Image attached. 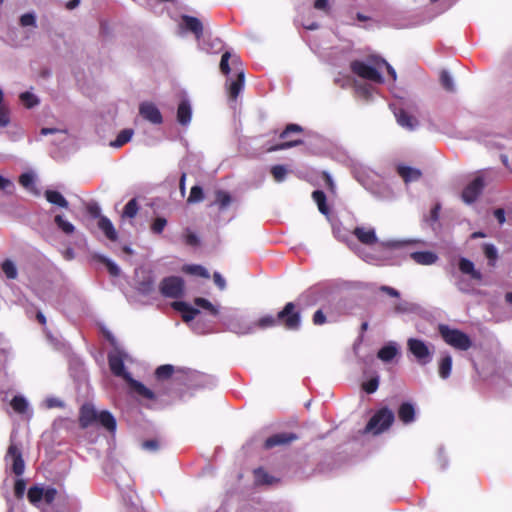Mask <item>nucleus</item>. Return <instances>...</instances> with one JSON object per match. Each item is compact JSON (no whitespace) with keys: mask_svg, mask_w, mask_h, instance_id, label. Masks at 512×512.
<instances>
[{"mask_svg":"<svg viewBox=\"0 0 512 512\" xmlns=\"http://www.w3.org/2000/svg\"><path fill=\"white\" fill-rule=\"evenodd\" d=\"M377 59H379V57L371 58L372 65L367 64L363 61H354L351 63V69L353 73L357 74L361 78L367 79L374 83H383L384 78L382 74L378 71L379 67L375 65V61Z\"/></svg>","mask_w":512,"mask_h":512,"instance_id":"8","label":"nucleus"},{"mask_svg":"<svg viewBox=\"0 0 512 512\" xmlns=\"http://www.w3.org/2000/svg\"><path fill=\"white\" fill-rule=\"evenodd\" d=\"M10 124V110L7 106L0 107V127L5 128Z\"/></svg>","mask_w":512,"mask_h":512,"instance_id":"62","label":"nucleus"},{"mask_svg":"<svg viewBox=\"0 0 512 512\" xmlns=\"http://www.w3.org/2000/svg\"><path fill=\"white\" fill-rule=\"evenodd\" d=\"M440 82H441V85L444 87V89H446L447 91H449V92L455 91V83H454L453 77L451 76V74L448 71L443 70L441 72Z\"/></svg>","mask_w":512,"mask_h":512,"instance_id":"42","label":"nucleus"},{"mask_svg":"<svg viewBox=\"0 0 512 512\" xmlns=\"http://www.w3.org/2000/svg\"><path fill=\"white\" fill-rule=\"evenodd\" d=\"M397 170L405 183L416 181L421 176V172L418 169H414L408 166H398Z\"/></svg>","mask_w":512,"mask_h":512,"instance_id":"34","label":"nucleus"},{"mask_svg":"<svg viewBox=\"0 0 512 512\" xmlns=\"http://www.w3.org/2000/svg\"><path fill=\"white\" fill-rule=\"evenodd\" d=\"M379 386V377H373L370 380L363 383V389L366 393L372 394L377 391Z\"/></svg>","mask_w":512,"mask_h":512,"instance_id":"54","label":"nucleus"},{"mask_svg":"<svg viewBox=\"0 0 512 512\" xmlns=\"http://www.w3.org/2000/svg\"><path fill=\"white\" fill-rule=\"evenodd\" d=\"M173 307L177 311L182 312V318L184 322L192 321L199 313L198 309L191 307L189 304L183 301L174 302Z\"/></svg>","mask_w":512,"mask_h":512,"instance_id":"21","label":"nucleus"},{"mask_svg":"<svg viewBox=\"0 0 512 512\" xmlns=\"http://www.w3.org/2000/svg\"><path fill=\"white\" fill-rule=\"evenodd\" d=\"M194 302L196 306L209 310L213 315H217L219 312V310L216 307H214L209 300L205 298L198 297L195 299Z\"/></svg>","mask_w":512,"mask_h":512,"instance_id":"51","label":"nucleus"},{"mask_svg":"<svg viewBox=\"0 0 512 512\" xmlns=\"http://www.w3.org/2000/svg\"><path fill=\"white\" fill-rule=\"evenodd\" d=\"M12 354L11 345L6 337L0 333V367L4 366Z\"/></svg>","mask_w":512,"mask_h":512,"instance_id":"33","label":"nucleus"},{"mask_svg":"<svg viewBox=\"0 0 512 512\" xmlns=\"http://www.w3.org/2000/svg\"><path fill=\"white\" fill-rule=\"evenodd\" d=\"M297 439L296 434L294 433H278L270 436L265 441V447L267 449L273 448L275 446L285 445Z\"/></svg>","mask_w":512,"mask_h":512,"instance_id":"18","label":"nucleus"},{"mask_svg":"<svg viewBox=\"0 0 512 512\" xmlns=\"http://www.w3.org/2000/svg\"><path fill=\"white\" fill-rule=\"evenodd\" d=\"M1 269L8 279L13 280L18 276L16 264L10 259H6L2 262Z\"/></svg>","mask_w":512,"mask_h":512,"instance_id":"39","label":"nucleus"},{"mask_svg":"<svg viewBox=\"0 0 512 512\" xmlns=\"http://www.w3.org/2000/svg\"><path fill=\"white\" fill-rule=\"evenodd\" d=\"M96 421L108 431L115 432L117 426L116 419L109 411L103 410L99 412Z\"/></svg>","mask_w":512,"mask_h":512,"instance_id":"28","label":"nucleus"},{"mask_svg":"<svg viewBox=\"0 0 512 512\" xmlns=\"http://www.w3.org/2000/svg\"><path fill=\"white\" fill-rule=\"evenodd\" d=\"M407 348L422 366L429 364L433 359L434 346L424 340L409 338L407 340Z\"/></svg>","mask_w":512,"mask_h":512,"instance_id":"6","label":"nucleus"},{"mask_svg":"<svg viewBox=\"0 0 512 512\" xmlns=\"http://www.w3.org/2000/svg\"><path fill=\"white\" fill-rule=\"evenodd\" d=\"M192 119V106L188 99H182L177 108V121L182 126L190 124Z\"/></svg>","mask_w":512,"mask_h":512,"instance_id":"17","label":"nucleus"},{"mask_svg":"<svg viewBox=\"0 0 512 512\" xmlns=\"http://www.w3.org/2000/svg\"><path fill=\"white\" fill-rule=\"evenodd\" d=\"M106 338L113 345V349L108 353V363L111 372L117 376L123 378L132 393H135L145 399H155V394L152 390L147 388L143 383L132 378L131 374L125 368V362L130 360L129 355L117 346L116 339L111 332H105Z\"/></svg>","mask_w":512,"mask_h":512,"instance_id":"1","label":"nucleus"},{"mask_svg":"<svg viewBox=\"0 0 512 512\" xmlns=\"http://www.w3.org/2000/svg\"><path fill=\"white\" fill-rule=\"evenodd\" d=\"M198 47L207 53H216L221 49L222 44L219 39H214L211 43H208L206 39L202 37L198 42Z\"/></svg>","mask_w":512,"mask_h":512,"instance_id":"38","label":"nucleus"},{"mask_svg":"<svg viewBox=\"0 0 512 512\" xmlns=\"http://www.w3.org/2000/svg\"><path fill=\"white\" fill-rule=\"evenodd\" d=\"M230 57L231 53L229 51H226L221 57L220 70L225 75H228L231 70L229 66Z\"/></svg>","mask_w":512,"mask_h":512,"instance_id":"61","label":"nucleus"},{"mask_svg":"<svg viewBox=\"0 0 512 512\" xmlns=\"http://www.w3.org/2000/svg\"><path fill=\"white\" fill-rule=\"evenodd\" d=\"M136 289L142 296L152 298L155 294V285L152 277L147 276L143 280L139 281Z\"/></svg>","mask_w":512,"mask_h":512,"instance_id":"26","label":"nucleus"},{"mask_svg":"<svg viewBox=\"0 0 512 512\" xmlns=\"http://www.w3.org/2000/svg\"><path fill=\"white\" fill-rule=\"evenodd\" d=\"M294 309V303L288 302L276 317L265 315L258 321H254L256 328L266 329L275 326L278 321H282L287 329L298 330L301 325V317L299 312H295Z\"/></svg>","mask_w":512,"mask_h":512,"instance_id":"3","label":"nucleus"},{"mask_svg":"<svg viewBox=\"0 0 512 512\" xmlns=\"http://www.w3.org/2000/svg\"><path fill=\"white\" fill-rule=\"evenodd\" d=\"M138 210H139V206H138L137 200L135 198H133V199L129 200L127 202V204L125 205L122 215H123V217L134 218L137 215Z\"/></svg>","mask_w":512,"mask_h":512,"instance_id":"43","label":"nucleus"},{"mask_svg":"<svg viewBox=\"0 0 512 512\" xmlns=\"http://www.w3.org/2000/svg\"><path fill=\"white\" fill-rule=\"evenodd\" d=\"M92 257L94 260L104 264L106 266V268L108 269L111 276L117 277L120 275L121 270H120L119 266L113 260L108 258L107 256L99 254V253H95V254H93Z\"/></svg>","mask_w":512,"mask_h":512,"instance_id":"30","label":"nucleus"},{"mask_svg":"<svg viewBox=\"0 0 512 512\" xmlns=\"http://www.w3.org/2000/svg\"><path fill=\"white\" fill-rule=\"evenodd\" d=\"M223 324L226 328L237 335L252 334L256 330V323L248 316L233 311L223 317Z\"/></svg>","mask_w":512,"mask_h":512,"instance_id":"4","label":"nucleus"},{"mask_svg":"<svg viewBox=\"0 0 512 512\" xmlns=\"http://www.w3.org/2000/svg\"><path fill=\"white\" fill-rule=\"evenodd\" d=\"M40 134L43 136L56 134L58 136L59 141H64L66 139L67 130L66 129H59V128H47L44 127L40 130Z\"/></svg>","mask_w":512,"mask_h":512,"instance_id":"49","label":"nucleus"},{"mask_svg":"<svg viewBox=\"0 0 512 512\" xmlns=\"http://www.w3.org/2000/svg\"><path fill=\"white\" fill-rule=\"evenodd\" d=\"M98 227L99 229L105 234V236L111 240L116 241L117 240V232L114 228L113 223L110 221L109 218L106 216H101L98 220Z\"/></svg>","mask_w":512,"mask_h":512,"instance_id":"24","label":"nucleus"},{"mask_svg":"<svg viewBox=\"0 0 512 512\" xmlns=\"http://www.w3.org/2000/svg\"><path fill=\"white\" fill-rule=\"evenodd\" d=\"M398 354V345L395 342H389L378 351V358L383 362H390Z\"/></svg>","mask_w":512,"mask_h":512,"instance_id":"27","label":"nucleus"},{"mask_svg":"<svg viewBox=\"0 0 512 512\" xmlns=\"http://www.w3.org/2000/svg\"><path fill=\"white\" fill-rule=\"evenodd\" d=\"M183 271L185 273H187V274L199 276V277H202V278H209L210 277V274H209L208 270L205 267L201 266V265H196V264L185 265L183 267Z\"/></svg>","mask_w":512,"mask_h":512,"instance_id":"40","label":"nucleus"},{"mask_svg":"<svg viewBox=\"0 0 512 512\" xmlns=\"http://www.w3.org/2000/svg\"><path fill=\"white\" fill-rule=\"evenodd\" d=\"M398 417L404 424H410L415 421L416 410L412 403L404 402L398 409Z\"/></svg>","mask_w":512,"mask_h":512,"instance_id":"20","label":"nucleus"},{"mask_svg":"<svg viewBox=\"0 0 512 512\" xmlns=\"http://www.w3.org/2000/svg\"><path fill=\"white\" fill-rule=\"evenodd\" d=\"M179 30L181 33L183 31H190L195 35L197 42L203 37V25L198 18L193 16L183 15L179 24Z\"/></svg>","mask_w":512,"mask_h":512,"instance_id":"11","label":"nucleus"},{"mask_svg":"<svg viewBox=\"0 0 512 512\" xmlns=\"http://www.w3.org/2000/svg\"><path fill=\"white\" fill-rule=\"evenodd\" d=\"M312 198L316 202L319 211L324 215H328V207L326 205L325 193L321 190H315L312 193Z\"/></svg>","mask_w":512,"mask_h":512,"instance_id":"41","label":"nucleus"},{"mask_svg":"<svg viewBox=\"0 0 512 512\" xmlns=\"http://www.w3.org/2000/svg\"><path fill=\"white\" fill-rule=\"evenodd\" d=\"M167 225V220L163 217H157L152 225H151V231L154 233V234H161L165 228V226Z\"/></svg>","mask_w":512,"mask_h":512,"instance_id":"55","label":"nucleus"},{"mask_svg":"<svg viewBox=\"0 0 512 512\" xmlns=\"http://www.w3.org/2000/svg\"><path fill=\"white\" fill-rule=\"evenodd\" d=\"M439 334L446 344L449 346L461 350L467 351L472 347L471 338L459 329L450 328L448 325H439Z\"/></svg>","mask_w":512,"mask_h":512,"instance_id":"5","label":"nucleus"},{"mask_svg":"<svg viewBox=\"0 0 512 512\" xmlns=\"http://www.w3.org/2000/svg\"><path fill=\"white\" fill-rule=\"evenodd\" d=\"M46 200L58 207L68 208L69 203L66 198L58 191L47 189L44 193Z\"/></svg>","mask_w":512,"mask_h":512,"instance_id":"29","label":"nucleus"},{"mask_svg":"<svg viewBox=\"0 0 512 512\" xmlns=\"http://www.w3.org/2000/svg\"><path fill=\"white\" fill-rule=\"evenodd\" d=\"M458 268L462 274L468 275L472 280L477 282L483 280L482 272L476 269L475 264L468 258L460 257L458 260Z\"/></svg>","mask_w":512,"mask_h":512,"instance_id":"15","label":"nucleus"},{"mask_svg":"<svg viewBox=\"0 0 512 512\" xmlns=\"http://www.w3.org/2000/svg\"><path fill=\"white\" fill-rule=\"evenodd\" d=\"M20 24L23 27L36 26V15L33 12L25 13L20 17Z\"/></svg>","mask_w":512,"mask_h":512,"instance_id":"56","label":"nucleus"},{"mask_svg":"<svg viewBox=\"0 0 512 512\" xmlns=\"http://www.w3.org/2000/svg\"><path fill=\"white\" fill-rule=\"evenodd\" d=\"M271 174L277 182H282L287 175V169L284 165H275L271 168Z\"/></svg>","mask_w":512,"mask_h":512,"instance_id":"50","label":"nucleus"},{"mask_svg":"<svg viewBox=\"0 0 512 512\" xmlns=\"http://www.w3.org/2000/svg\"><path fill=\"white\" fill-rule=\"evenodd\" d=\"M35 176L33 173L26 172L20 175L19 183L26 189H31L34 186Z\"/></svg>","mask_w":512,"mask_h":512,"instance_id":"52","label":"nucleus"},{"mask_svg":"<svg viewBox=\"0 0 512 512\" xmlns=\"http://www.w3.org/2000/svg\"><path fill=\"white\" fill-rule=\"evenodd\" d=\"M11 407L16 413L27 415L29 418L32 417V411L29 409L27 399L21 395L15 396L11 400Z\"/></svg>","mask_w":512,"mask_h":512,"instance_id":"23","label":"nucleus"},{"mask_svg":"<svg viewBox=\"0 0 512 512\" xmlns=\"http://www.w3.org/2000/svg\"><path fill=\"white\" fill-rule=\"evenodd\" d=\"M395 415L389 408L378 410L369 420L365 430L378 435L388 429L394 422Z\"/></svg>","mask_w":512,"mask_h":512,"instance_id":"7","label":"nucleus"},{"mask_svg":"<svg viewBox=\"0 0 512 512\" xmlns=\"http://www.w3.org/2000/svg\"><path fill=\"white\" fill-rule=\"evenodd\" d=\"M45 406L48 409L51 408H62L64 407V402L56 397H48L45 400Z\"/></svg>","mask_w":512,"mask_h":512,"instance_id":"64","label":"nucleus"},{"mask_svg":"<svg viewBox=\"0 0 512 512\" xmlns=\"http://www.w3.org/2000/svg\"><path fill=\"white\" fill-rule=\"evenodd\" d=\"M28 500L36 505L43 499V488L38 486H33L28 490L27 493Z\"/></svg>","mask_w":512,"mask_h":512,"instance_id":"46","label":"nucleus"},{"mask_svg":"<svg viewBox=\"0 0 512 512\" xmlns=\"http://www.w3.org/2000/svg\"><path fill=\"white\" fill-rule=\"evenodd\" d=\"M155 376L158 380H167L173 378L177 383L183 384L187 388H203L209 384H213L212 378L202 373L192 370H175V367L170 364L159 366L155 371Z\"/></svg>","mask_w":512,"mask_h":512,"instance_id":"2","label":"nucleus"},{"mask_svg":"<svg viewBox=\"0 0 512 512\" xmlns=\"http://www.w3.org/2000/svg\"><path fill=\"white\" fill-rule=\"evenodd\" d=\"M375 65L379 68L382 66L386 67L387 72L392 77L393 81L397 79V73L395 69L385 59L379 57V59L375 61Z\"/></svg>","mask_w":512,"mask_h":512,"instance_id":"59","label":"nucleus"},{"mask_svg":"<svg viewBox=\"0 0 512 512\" xmlns=\"http://www.w3.org/2000/svg\"><path fill=\"white\" fill-rule=\"evenodd\" d=\"M255 483L264 485L271 484L273 482V478L262 468H258L254 471Z\"/></svg>","mask_w":512,"mask_h":512,"instance_id":"45","label":"nucleus"},{"mask_svg":"<svg viewBox=\"0 0 512 512\" xmlns=\"http://www.w3.org/2000/svg\"><path fill=\"white\" fill-rule=\"evenodd\" d=\"M26 490V483L23 479H17L14 485V493L17 498H22Z\"/></svg>","mask_w":512,"mask_h":512,"instance_id":"63","label":"nucleus"},{"mask_svg":"<svg viewBox=\"0 0 512 512\" xmlns=\"http://www.w3.org/2000/svg\"><path fill=\"white\" fill-rule=\"evenodd\" d=\"M484 187V182L481 177H476L471 183H469L462 192V199L465 203H473L480 195Z\"/></svg>","mask_w":512,"mask_h":512,"instance_id":"13","label":"nucleus"},{"mask_svg":"<svg viewBox=\"0 0 512 512\" xmlns=\"http://www.w3.org/2000/svg\"><path fill=\"white\" fill-rule=\"evenodd\" d=\"M452 362L453 360L450 354L446 353L441 356L438 362V374L441 379L445 380L450 377L452 371Z\"/></svg>","mask_w":512,"mask_h":512,"instance_id":"22","label":"nucleus"},{"mask_svg":"<svg viewBox=\"0 0 512 512\" xmlns=\"http://www.w3.org/2000/svg\"><path fill=\"white\" fill-rule=\"evenodd\" d=\"M302 143H303L302 140L287 141V142H283L278 145H275V146L269 148L268 150L269 151L285 150V149H289V148L298 146Z\"/></svg>","mask_w":512,"mask_h":512,"instance_id":"58","label":"nucleus"},{"mask_svg":"<svg viewBox=\"0 0 512 512\" xmlns=\"http://www.w3.org/2000/svg\"><path fill=\"white\" fill-rule=\"evenodd\" d=\"M245 83L244 71H238L237 78L229 84V95L232 99H236L242 91Z\"/></svg>","mask_w":512,"mask_h":512,"instance_id":"31","label":"nucleus"},{"mask_svg":"<svg viewBox=\"0 0 512 512\" xmlns=\"http://www.w3.org/2000/svg\"><path fill=\"white\" fill-rule=\"evenodd\" d=\"M139 114L152 124L158 125L163 121L162 114L152 102H143L139 106Z\"/></svg>","mask_w":512,"mask_h":512,"instance_id":"12","label":"nucleus"},{"mask_svg":"<svg viewBox=\"0 0 512 512\" xmlns=\"http://www.w3.org/2000/svg\"><path fill=\"white\" fill-rule=\"evenodd\" d=\"M54 222L56 226L66 235L73 234L75 231V226L60 214L55 216Z\"/></svg>","mask_w":512,"mask_h":512,"instance_id":"37","label":"nucleus"},{"mask_svg":"<svg viewBox=\"0 0 512 512\" xmlns=\"http://www.w3.org/2000/svg\"><path fill=\"white\" fill-rule=\"evenodd\" d=\"M185 243L189 246H197L200 242L197 234L190 229H186L184 233Z\"/></svg>","mask_w":512,"mask_h":512,"instance_id":"57","label":"nucleus"},{"mask_svg":"<svg viewBox=\"0 0 512 512\" xmlns=\"http://www.w3.org/2000/svg\"><path fill=\"white\" fill-rule=\"evenodd\" d=\"M5 460L8 466H10L11 471L17 475L21 476L25 470V463L22 457V452L20 448L14 443L13 438L11 437V443L8 447Z\"/></svg>","mask_w":512,"mask_h":512,"instance_id":"10","label":"nucleus"},{"mask_svg":"<svg viewBox=\"0 0 512 512\" xmlns=\"http://www.w3.org/2000/svg\"><path fill=\"white\" fill-rule=\"evenodd\" d=\"M482 251L487 259L488 265L495 267L499 258L497 247L492 243H484L482 245Z\"/></svg>","mask_w":512,"mask_h":512,"instance_id":"32","label":"nucleus"},{"mask_svg":"<svg viewBox=\"0 0 512 512\" xmlns=\"http://www.w3.org/2000/svg\"><path fill=\"white\" fill-rule=\"evenodd\" d=\"M215 196H216L215 204L218 205L219 210H221V211L226 210L232 203V197L226 191L217 190L215 193Z\"/></svg>","mask_w":512,"mask_h":512,"instance_id":"36","label":"nucleus"},{"mask_svg":"<svg viewBox=\"0 0 512 512\" xmlns=\"http://www.w3.org/2000/svg\"><path fill=\"white\" fill-rule=\"evenodd\" d=\"M353 235L359 242L368 246L378 242L376 231L371 226H357L353 230Z\"/></svg>","mask_w":512,"mask_h":512,"instance_id":"14","label":"nucleus"},{"mask_svg":"<svg viewBox=\"0 0 512 512\" xmlns=\"http://www.w3.org/2000/svg\"><path fill=\"white\" fill-rule=\"evenodd\" d=\"M204 199V192L202 187L195 185L191 188L190 195L187 199L188 203H198Z\"/></svg>","mask_w":512,"mask_h":512,"instance_id":"47","label":"nucleus"},{"mask_svg":"<svg viewBox=\"0 0 512 512\" xmlns=\"http://www.w3.org/2000/svg\"><path fill=\"white\" fill-rule=\"evenodd\" d=\"M375 65L379 68L382 66L386 67L387 72L392 77L393 81L397 79V73L395 69L385 59L379 57V59L375 61Z\"/></svg>","mask_w":512,"mask_h":512,"instance_id":"60","label":"nucleus"},{"mask_svg":"<svg viewBox=\"0 0 512 512\" xmlns=\"http://www.w3.org/2000/svg\"><path fill=\"white\" fill-rule=\"evenodd\" d=\"M455 285L460 292L465 293V294H471L474 291V289L471 286V284L469 283V281H467L461 277L457 279V281L455 282Z\"/></svg>","mask_w":512,"mask_h":512,"instance_id":"53","label":"nucleus"},{"mask_svg":"<svg viewBox=\"0 0 512 512\" xmlns=\"http://www.w3.org/2000/svg\"><path fill=\"white\" fill-rule=\"evenodd\" d=\"M160 292L166 298H180L184 292V280L178 276H169L160 283Z\"/></svg>","mask_w":512,"mask_h":512,"instance_id":"9","label":"nucleus"},{"mask_svg":"<svg viewBox=\"0 0 512 512\" xmlns=\"http://www.w3.org/2000/svg\"><path fill=\"white\" fill-rule=\"evenodd\" d=\"M98 413L93 405L84 404L80 409L79 423L82 428H87L96 421Z\"/></svg>","mask_w":512,"mask_h":512,"instance_id":"16","label":"nucleus"},{"mask_svg":"<svg viewBox=\"0 0 512 512\" xmlns=\"http://www.w3.org/2000/svg\"><path fill=\"white\" fill-rule=\"evenodd\" d=\"M20 100L23 103V105L27 108H32L39 102L38 98L28 91L20 94Z\"/></svg>","mask_w":512,"mask_h":512,"instance_id":"48","label":"nucleus"},{"mask_svg":"<svg viewBox=\"0 0 512 512\" xmlns=\"http://www.w3.org/2000/svg\"><path fill=\"white\" fill-rule=\"evenodd\" d=\"M134 134L132 129H123L119 132L116 139L110 142V146L113 148H120L124 144L128 143Z\"/></svg>","mask_w":512,"mask_h":512,"instance_id":"35","label":"nucleus"},{"mask_svg":"<svg viewBox=\"0 0 512 512\" xmlns=\"http://www.w3.org/2000/svg\"><path fill=\"white\" fill-rule=\"evenodd\" d=\"M395 117H396L397 123L401 127L406 128L408 130H414L418 124L416 118L409 115L404 110H399L398 112H395Z\"/></svg>","mask_w":512,"mask_h":512,"instance_id":"25","label":"nucleus"},{"mask_svg":"<svg viewBox=\"0 0 512 512\" xmlns=\"http://www.w3.org/2000/svg\"><path fill=\"white\" fill-rule=\"evenodd\" d=\"M411 259H413L419 265H433L435 264L439 257L436 253L432 251H416L410 254Z\"/></svg>","mask_w":512,"mask_h":512,"instance_id":"19","label":"nucleus"},{"mask_svg":"<svg viewBox=\"0 0 512 512\" xmlns=\"http://www.w3.org/2000/svg\"><path fill=\"white\" fill-rule=\"evenodd\" d=\"M416 242L415 240H410V239H389V240H384V241H381V245L383 247H386V248H400V247H403V246H406L408 244H411V243H414Z\"/></svg>","mask_w":512,"mask_h":512,"instance_id":"44","label":"nucleus"}]
</instances>
